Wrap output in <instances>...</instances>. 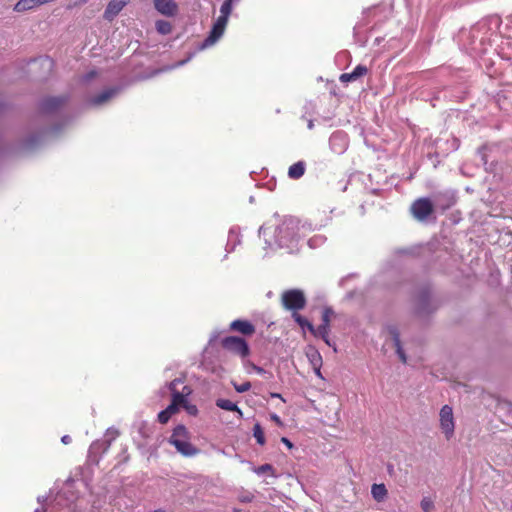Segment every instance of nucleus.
I'll list each match as a JSON object with an SVG mask.
<instances>
[{"mask_svg": "<svg viewBox=\"0 0 512 512\" xmlns=\"http://www.w3.org/2000/svg\"><path fill=\"white\" fill-rule=\"evenodd\" d=\"M299 221L293 217L285 218L274 231L275 244L280 248L292 249L298 241Z\"/></svg>", "mask_w": 512, "mask_h": 512, "instance_id": "nucleus-1", "label": "nucleus"}, {"mask_svg": "<svg viewBox=\"0 0 512 512\" xmlns=\"http://www.w3.org/2000/svg\"><path fill=\"white\" fill-rule=\"evenodd\" d=\"M168 442L184 457H194L200 453V449L190 442L189 432L182 424L173 429Z\"/></svg>", "mask_w": 512, "mask_h": 512, "instance_id": "nucleus-2", "label": "nucleus"}, {"mask_svg": "<svg viewBox=\"0 0 512 512\" xmlns=\"http://www.w3.org/2000/svg\"><path fill=\"white\" fill-rule=\"evenodd\" d=\"M436 305L432 301L431 289L429 285L421 287L414 296V312L419 317H424L436 310Z\"/></svg>", "mask_w": 512, "mask_h": 512, "instance_id": "nucleus-3", "label": "nucleus"}, {"mask_svg": "<svg viewBox=\"0 0 512 512\" xmlns=\"http://www.w3.org/2000/svg\"><path fill=\"white\" fill-rule=\"evenodd\" d=\"M119 436V431L115 428H108L105 437L102 440L94 441L88 450V458L90 461L98 463L102 454L106 453L112 442Z\"/></svg>", "mask_w": 512, "mask_h": 512, "instance_id": "nucleus-4", "label": "nucleus"}, {"mask_svg": "<svg viewBox=\"0 0 512 512\" xmlns=\"http://www.w3.org/2000/svg\"><path fill=\"white\" fill-rule=\"evenodd\" d=\"M281 302L285 309L298 312L306 306V297L300 289H290L282 293Z\"/></svg>", "mask_w": 512, "mask_h": 512, "instance_id": "nucleus-5", "label": "nucleus"}, {"mask_svg": "<svg viewBox=\"0 0 512 512\" xmlns=\"http://www.w3.org/2000/svg\"><path fill=\"white\" fill-rule=\"evenodd\" d=\"M434 210L432 200L426 197L416 199L410 207L412 216L419 222H426Z\"/></svg>", "mask_w": 512, "mask_h": 512, "instance_id": "nucleus-6", "label": "nucleus"}, {"mask_svg": "<svg viewBox=\"0 0 512 512\" xmlns=\"http://www.w3.org/2000/svg\"><path fill=\"white\" fill-rule=\"evenodd\" d=\"M434 208L442 212L453 207L457 202V193L453 189H444L432 193L431 198Z\"/></svg>", "mask_w": 512, "mask_h": 512, "instance_id": "nucleus-7", "label": "nucleus"}, {"mask_svg": "<svg viewBox=\"0 0 512 512\" xmlns=\"http://www.w3.org/2000/svg\"><path fill=\"white\" fill-rule=\"evenodd\" d=\"M228 18V16L220 14L218 19L213 24L209 35L201 43V50L213 46L223 36L226 25L228 23Z\"/></svg>", "mask_w": 512, "mask_h": 512, "instance_id": "nucleus-8", "label": "nucleus"}, {"mask_svg": "<svg viewBox=\"0 0 512 512\" xmlns=\"http://www.w3.org/2000/svg\"><path fill=\"white\" fill-rule=\"evenodd\" d=\"M221 344L224 349L244 358L250 353L249 345L245 339L237 336H228L222 339Z\"/></svg>", "mask_w": 512, "mask_h": 512, "instance_id": "nucleus-9", "label": "nucleus"}, {"mask_svg": "<svg viewBox=\"0 0 512 512\" xmlns=\"http://www.w3.org/2000/svg\"><path fill=\"white\" fill-rule=\"evenodd\" d=\"M440 416V427L445 434L447 440L451 439L454 435V417L453 410L450 406L444 405L439 413Z\"/></svg>", "mask_w": 512, "mask_h": 512, "instance_id": "nucleus-10", "label": "nucleus"}, {"mask_svg": "<svg viewBox=\"0 0 512 512\" xmlns=\"http://www.w3.org/2000/svg\"><path fill=\"white\" fill-rule=\"evenodd\" d=\"M67 99L65 96L46 97L41 100L39 109L44 114L54 113L67 102Z\"/></svg>", "mask_w": 512, "mask_h": 512, "instance_id": "nucleus-11", "label": "nucleus"}, {"mask_svg": "<svg viewBox=\"0 0 512 512\" xmlns=\"http://www.w3.org/2000/svg\"><path fill=\"white\" fill-rule=\"evenodd\" d=\"M333 315L334 310L332 307H324L321 316L322 323L317 328H315L313 336H325V334H329L330 321Z\"/></svg>", "mask_w": 512, "mask_h": 512, "instance_id": "nucleus-12", "label": "nucleus"}, {"mask_svg": "<svg viewBox=\"0 0 512 512\" xmlns=\"http://www.w3.org/2000/svg\"><path fill=\"white\" fill-rule=\"evenodd\" d=\"M126 0H111L107 4V7L104 11L103 17L105 20L111 22L114 18L122 11V9L126 6Z\"/></svg>", "mask_w": 512, "mask_h": 512, "instance_id": "nucleus-13", "label": "nucleus"}, {"mask_svg": "<svg viewBox=\"0 0 512 512\" xmlns=\"http://www.w3.org/2000/svg\"><path fill=\"white\" fill-rule=\"evenodd\" d=\"M387 331L391 335L394 346L396 348V353L401 360L402 363H407V356L402 348L401 340H400V333L398 328L395 325H389L387 326Z\"/></svg>", "mask_w": 512, "mask_h": 512, "instance_id": "nucleus-14", "label": "nucleus"}, {"mask_svg": "<svg viewBox=\"0 0 512 512\" xmlns=\"http://www.w3.org/2000/svg\"><path fill=\"white\" fill-rule=\"evenodd\" d=\"M387 331L391 335L394 346L396 348V353L401 360L402 363H407V356L402 348L401 340H400V333L398 328L395 325H389L387 326Z\"/></svg>", "mask_w": 512, "mask_h": 512, "instance_id": "nucleus-15", "label": "nucleus"}, {"mask_svg": "<svg viewBox=\"0 0 512 512\" xmlns=\"http://www.w3.org/2000/svg\"><path fill=\"white\" fill-rule=\"evenodd\" d=\"M154 6L165 16H174L177 12V4L173 0H154Z\"/></svg>", "mask_w": 512, "mask_h": 512, "instance_id": "nucleus-16", "label": "nucleus"}, {"mask_svg": "<svg viewBox=\"0 0 512 512\" xmlns=\"http://www.w3.org/2000/svg\"><path fill=\"white\" fill-rule=\"evenodd\" d=\"M230 329L246 336H250L255 332V327L250 321L241 319L232 321Z\"/></svg>", "mask_w": 512, "mask_h": 512, "instance_id": "nucleus-17", "label": "nucleus"}, {"mask_svg": "<svg viewBox=\"0 0 512 512\" xmlns=\"http://www.w3.org/2000/svg\"><path fill=\"white\" fill-rule=\"evenodd\" d=\"M119 91H120L119 87H111V88L105 89L100 94L94 96L90 100V103L95 106L102 105V104L106 103L107 101H109L110 99H112L113 97H115L119 93Z\"/></svg>", "mask_w": 512, "mask_h": 512, "instance_id": "nucleus-18", "label": "nucleus"}, {"mask_svg": "<svg viewBox=\"0 0 512 512\" xmlns=\"http://www.w3.org/2000/svg\"><path fill=\"white\" fill-rule=\"evenodd\" d=\"M216 406L220 409L226 410V411H232L236 412L238 414L239 418L243 417L242 410L237 406L236 403H233L232 401L228 399H217L216 400Z\"/></svg>", "mask_w": 512, "mask_h": 512, "instance_id": "nucleus-19", "label": "nucleus"}, {"mask_svg": "<svg viewBox=\"0 0 512 512\" xmlns=\"http://www.w3.org/2000/svg\"><path fill=\"white\" fill-rule=\"evenodd\" d=\"M371 494L375 501L382 502L387 497L388 491L384 484H373L371 487Z\"/></svg>", "mask_w": 512, "mask_h": 512, "instance_id": "nucleus-20", "label": "nucleus"}, {"mask_svg": "<svg viewBox=\"0 0 512 512\" xmlns=\"http://www.w3.org/2000/svg\"><path fill=\"white\" fill-rule=\"evenodd\" d=\"M305 173V163L302 161H299L297 163H294L289 167L288 170V176L291 179H299L301 178Z\"/></svg>", "mask_w": 512, "mask_h": 512, "instance_id": "nucleus-21", "label": "nucleus"}, {"mask_svg": "<svg viewBox=\"0 0 512 512\" xmlns=\"http://www.w3.org/2000/svg\"><path fill=\"white\" fill-rule=\"evenodd\" d=\"M292 318L302 329H307L312 335L314 334L315 327L308 319L300 315L298 312L292 313Z\"/></svg>", "mask_w": 512, "mask_h": 512, "instance_id": "nucleus-22", "label": "nucleus"}, {"mask_svg": "<svg viewBox=\"0 0 512 512\" xmlns=\"http://www.w3.org/2000/svg\"><path fill=\"white\" fill-rule=\"evenodd\" d=\"M39 6L37 0H19L14 7L17 12H24Z\"/></svg>", "mask_w": 512, "mask_h": 512, "instance_id": "nucleus-23", "label": "nucleus"}, {"mask_svg": "<svg viewBox=\"0 0 512 512\" xmlns=\"http://www.w3.org/2000/svg\"><path fill=\"white\" fill-rule=\"evenodd\" d=\"M310 363L312 364L313 367H317V366H321L322 365V357L320 355V353L314 349V348H310L307 353H306Z\"/></svg>", "mask_w": 512, "mask_h": 512, "instance_id": "nucleus-24", "label": "nucleus"}, {"mask_svg": "<svg viewBox=\"0 0 512 512\" xmlns=\"http://www.w3.org/2000/svg\"><path fill=\"white\" fill-rule=\"evenodd\" d=\"M155 25L156 30L162 35H167L172 31V25L168 21L158 20Z\"/></svg>", "mask_w": 512, "mask_h": 512, "instance_id": "nucleus-25", "label": "nucleus"}, {"mask_svg": "<svg viewBox=\"0 0 512 512\" xmlns=\"http://www.w3.org/2000/svg\"><path fill=\"white\" fill-rule=\"evenodd\" d=\"M343 140H344V137L342 136L341 133L332 134V136L330 137V140H329L332 149L339 154L345 150V144H343L339 149H336L335 145H336V142L343 141Z\"/></svg>", "mask_w": 512, "mask_h": 512, "instance_id": "nucleus-26", "label": "nucleus"}, {"mask_svg": "<svg viewBox=\"0 0 512 512\" xmlns=\"http://www.w3.org/2000/svg\"><path fill=\"white\" fill-rule=\"evenodd\" d=\"M253 436L255 437V439L259 445L265 444L264 432L259 423H256L253 427Z\"/></svg>", "mask_w": 512, "mask_h": 512, "instance_id": "nucleus-27", "label": "nucleus"}, {"mask_svg": "<svg viewBox=\"0 0 512 512\" xmlns=\"http://www.w3.org/2000/svg\"><path fill=\"white\" fill-rule=\"evenodd\" d=\"M423 512H431L434 509V502L429 497H423L420 502Z\"/></svg>", "mask_w": 512, "mask_h": 512, "instance_id": "nucleus-28", "label": "nucleus"}, {"mask_svg": "<svg viewBox=\"0 0 512 512\" xmlns=\"http://www.w3.org/2000/svg\"><path fill=\"white\" fill-rule=\"evenodd\" d=\"M234 0H225L220 7V14L230 16L232 12V3Z\"/></svg>", "mask_w": 512, "mask_h": 512, "instance_id": "nucleus-29", "label": "nucleus"}, {"mask_svg": "<svg viewBox=\"0 0 512 512\" xmlns=\"http://www.w3.org/2000/svg\"><path fill=\"white\" fill-rule=\"evenodd\" d=\"M368 72V69L365 65H357L353 71H352V75L354 76L355 80H357L358 78L366 75Z\"/></svg>", "mask_w": 512, "mask_h": 512, "instance_id": "nucleus-30", "label": "nucleus"}, {"mask_svg": "<svg viewBox=\"0 0 512 512\" xmlns=\"http://www.w3.org/2000/svg\"><path fill=\"white\" fill-rule=\"evenodd\" d=\"M235 390L238 393H244L251 388V383L249 381L243 382L241 384H237L236 382H232Z\"/></svg>", "mask_w": 512, "mask_h": 512, "instance_id": "nucleus-31", "label": "nucleus"}, {"mask_svg": "<svg viewBox=\"0 0 512 512\" xmlns=\"http://www.w3.org/2000/svg\"><path fill=\"white\" fill-rule=\"evenodd\" d=\"M186 402L184 394L179 391L172 392V402L173 404L180 405Z\"/></svg>", "mask_w": 512, "mask_h": 512, "instance_id": "nucleus-32", "label": "nucleus"}, {"mask_svg": "<svg viewBox=\"0 0 512 512\" xmlns=\"http://www.w3.org/2000/svg\"><path fill=\"white\" fill-rule=\"evenodd\" d=\"M39 62L43 68H47L49 71L53 68V65H54L52 58H50L48 56L40 58Z\"/></svg>", "mask_w": 512, "mask_h": 512, "instance_id": "nucleus-33", "label": "nucleus"}, {"mask_svg": "<svg viewBox=\"0 0 512 512\" xmlns=\"http://www.w3.org/2000/svg\"><path fill=\"white\" fill-rule=\"evenodd\" d=\"M41 136L40 135H32L30 136L27 140H26V143H25V146L27 148H33L36 146L37 142L40 140Z\"/></svg>", "mask_w": 512, "mask_h": 512, "instance_id": "nucleus-34", "label": "nucleus"}, {"mask_svg": "<svg viewBox=\"0 0 512 512\" xmlns=\"http://www.w3.org/2000/svg\"><path fill=\"white\" fill-rule=\"evenodd\" d=\"M269 471H273V467L271 464H263L254 470V472L258 475H262Z\"/></svg>", "mask_w": 512, "mask_h": 512, "instance_id": "nucleus-35", "label": "nucleus"}, {"mask_svg": "<svg viewBox=\"0 0 512 512\" xmlns=\"http://www.w3.org/2000/svg\"><path fill=\"white\" fill-rule=\"evenodd\" d=\"M171 418V415L168 413V411H166L165 409L162 410L159 414H158V421L162 424H165L169 421V419Z\"/></svg>", "mask_w": 512, "mask_h": 512, "instance_id": "nucleus-36", "label": "nucleus"}, {"mask_svg": "<svg viewBox=\"0 0 512 512\" xmlns=\"http://www.w3.org/2000/svg\"><path fill=\"white\" fill-rule=\"evenodd\" d=\"M340 81L342 83H348V82H352V81H356L354 76L352 75V72L350 73H343L341 76H340Z\"/></svg>", "mask_w": 512, "mask_h": 512, "instance_id": "nucleus-37", "label": "nucleus"}, {"mask_svg": "<svg viewBox=\"0 0 512 512\" xmlns=\"http://www.w3.org/2000/svg\"><path fill=\"white\" fill-rule=\"evenodd\" d=\"M96 75H97V72L95 70H92V71L86 73L82 77V81L87 83V82L91 81L94 77H96Z\"/></svg>", "mask_w": 512, "mask_h": 512, "instance_id": "nucleus-38", "label": "nucleus"}, {"mask_svg": "<svg viewBox=\"0 0 512 512\" xmlns=\"http://www.w3.org/2000/svg\"><path fill=\"white\" fill-rule=\"evenodd\" d=\"M181 383H182V381H181L180 379H174L173 381H171V382L169 383V389H170V391H171V392L178 391V390H177V386H178L179 384H181Z\"/></svg>", "mask_w": 512, "mask_h": 512, "instance_id": "nucleus-39", "label": "nucleus"}, {"mask_svg": "<svg viewBox=\"0 0 512 512\" xmlns=\"http://www.w3.org/2000/svg\"><path fill=\"white\" fill-rule=\"evenodd\" d=\"M139 433L144 437V438H148L149 437V433L147 431V427H146V424L145 423H141L140 426H139Z\"/></svg>", "mask_w": 512, "mask_h": 512, "instance_id": "nucleus-40", "label": "nucleus"}, {"mask_svg": "<svg viewBox=\"0 0 512 512\" xmlns=\"http://www.w3.org/2000/svg\"><path fill=\"white\" fill-rule=\"evenodd\" d=\"M324 342L326 345H328L329 347H333L334 350H336V347H335V343H332L330 338H329V334H325V336H319Z\"/></svg>", "mask_w": 512, "mask_h": 512, "instance_id": "nucleus-41", "label": "nucleus"}, {"mask_svg": "<svg viewBox=\"0 0 512 512\" xmlns=\"http://www.w3.org/2000/svg\"><path fill=\"white\" fill-rule=\"evenodd\" d=\"M165 410L172 416L178 411V405L171 403Z\"/></svg>", "mask_w": 512, "mask_h": 512, "instance_id": "nucleus-42", "label": "nucleus"}, {"mask_svg": "<svg viewBox=\"0 0 512 512\" xmlns=\"http://www.w3.org/2000/svg\"><path fill=\"white\" fill-rule=\"evenodd\" d=\"M188 413L191 415H196L198 412V409L195 405L187 406Z\"/></svg>", "mask_w": 512, "mask_h": 512, "instance_id": "nucleus-43", "label": "nucleus"}, {"mask_svg": "<svg viewBox=\"0 0 512 512\" xmlns=\"http://www.w3.org/2000/svg\"><path fill=\"white\" fill-rule=\"evenodd\" d=\"M484 150H485V147H481L478 152L482 155V161H483V164L486 165L487 164V159H486V156L484 154Z\"/></svg>", "mask_w": 512, "mask_h": 512, "instance_id": "nucleus-44", "label": "nucleus"}, {"mask_svg": "<svg viewBox=\"0 0 512 512\" xmlns=\"http://www.w3.org/2000/svg\"><path fill=\"white\" fill-rule=\"evenodd\" d=\"M271 419L276 422L278 425H282V421L277 414H271Z\"/></svg>", "mask_w": 512, "mask_h": 512, "instance_id": "nucleus-45", "label": "nucleus"}, {"mask_svg": "<svg viewBox=\"0 0 512 512\" xmlns=\"http://www.w3.org/2000/svg\"><path fill=\"white\" fill-rule=\"evenodd\" d=\"M71 441H72V439H71V437H70L69 435H64V436L61 438V442H62L63 444H66V445H67V444H69V443H71Z\"/></svg>", "mask_w": 512, "mask_h": 512, "instance_id": "nucleus-46", "label": "nucleus"}, {"mask_svg": "<svg viewBox=\"0 0 512 512\" xmlns=\"http://www.w3.org/2000/svg\"><path fill=\"white\" fill-rule=\"evenodd\" d=\"M281 441L282 443H284L288 448H292L293 447V444L291 443V441L286 438V437H282L281 438Z\"/></svg>", "mask_w": 512, "mask_h": 512, "instance_id": "nucleus-47", "label": "nucleus"}, {"mask_svg": "<svg viewBox=\"0 0 512 512\" xmlns=\"http://www.w3.org/2000/svg\"><path fill=\"white\" fill-rule=\"evenodd\" d=\"M192 56H193V54H191L187 59L179 61L174 67L183 66L184 64H186L192 58Z\"/></svg>", "mask_w": 512, "mask_h": 512, "instance_id": "nucleus-48", "label": "nucleus"}, {"mask_svg": "<svg viewBox=\"0 0 512 512\" xmlns=\"http://www.w3.org/2000/svg\"><path fill=\"white\" fill-rule=\"evenodd\" d=\"M217 338H218V333L214 332L209 339V344L216 341Z\"/></svg>", "mask_w": 512, "mask_h": 512, "instance_id": "nucleus-49", "label": "nucleus"}, {"mask_svg": "<svg viewBox=\"0 0 512 512\" xmlns=\"http://www.w3.org/2000/svg\"><path fill=\"white\" fill-rule=\"evenodd\" d=\"M254 369L255 371L258 373V374H263L265 373V370L261 367H258V366H254Z\"/></svg>", "mask_w": 512, "mask_h": 512, "instance_id": "nucleus-50", "label": "nucleus"}, {"mask_svg": "<svg viewBox=\"0 0 512 512\" xmlns=\"http://www.w3.org/2000/svg\"><path fill=\"white\" fill-rule=\"evenodd\" d=\"M313 368L315 370L316 375L319 377H322L321 370H320L321 366H317V367H313Z\"/></svg>", "mask_w": 512, "mask_h": 512, "instance_id": "nucleus-51", "label": "nucleus"}, {"mask_svg": "<svg viewBox=\"0 0 512 512\" xmlns=\"http://www.w3.org/2000/svg\"><path fill=\"white\" fill-rule=\"evenodd\" d=\"M232 237H235L237 238V235L233 233V231L231 230L230 233H229V239H228V244H227V247L230 245V241H231V238Z\"/></svg>", "mask_w": 512, "mask_h": 512, "instance_id": "nucleus-52", "label": "nucleus"}, {"mask_svg": "<svg viewBox=\"0 0 512 512\" xmlns=\"http://www.w3.org/2000/svg\"><path fill=\"white\" fill-rule=\"evenodd\" d=\"M271 397H273V398H280V399H282L283 401H285V400L282 398L281 394H279V393H271Z\"/></svg>", "mask_w": 512, "mask_h": 512, "instance_id": "nucleus-53", "label": "nucleus"}, {"mask_svg": "<svg viewBox=\"0 0 512 512\" xmlns=\"http://www.w3.org/2000/svg\"><path fill=\"white\" fill-rule=\"evenodd\" d=\"M252 500V497H244L242 498V502H250Z\"/></svg>", "mask_w": 512, "mask_h": 512, "instance_id": "nucleus-54", "label": "nucleus"}, {"mask_svg": "<svg viewBox=\"0 0 512 512\" xmlns=\"http://www.w3.org/2000/svg\"><path fill=\"white\" fill-rule=\"evenodd\" d=\"M87 0H80L79 2L75 3V5H82L85 4Z\"/></svg>", "mask_w": 512, "mask_h": 512, "instance_id": "nucleus-55", "label": "nucleus"}, {"mask_svg": "<svg viewBox=\"0 0 512 512\" xmlns=\"http://www.w3.org/2000/svg\"><path fill=\"white\" fill-rule=\"evenodd\" d=\"M38 502L42 503L44 501H46V497H38Z\"/></svg>", "mask_w": 512, "mask_h": 512, "instance_id": "nucleus-56", "label": "nucleus"}, {"mask_svg": "<svg viewBox=\"0 0 512 512\" xmlns=\"http://www.w3.org/2000/svg\"><path fill=\"white\" fill-rule=\"evenodd\" d=\"M313 126H314V125H313V122H312V121H309V123H308V128H309V129H312V128H313Z\"/></svg>", "mask_w": 512, "mask_h": 512, "instance_id": "nucleus-57", "label": "nucleus"}, {"mask_svg": "<svg viewBox=\"0 0 512 512\" xmlns=\"http://www.w3.org/2000/svg\"><path fill=\"white\" fill-rule=\"evenodd\" d=\"M234 247H235V244H233V245L231 246V248H229V249L227 248V251H228V252L233 251V250H234Z\"/></svg>", "mask_w": 512, "mask_h": 512, "instance_id": "nucleus-58", "label": "nucleus"}, {"mask_svg": "<svg viewBox=\"0 0 512 512\" xmlns=\"http://www.w3.org/2000/svg\"><path fill=\"white\" fill-rule=\"evenodd\" d=\"M264 231H265L264 227H260V229H259V233L261 234V233H262V232H264Z\"/></svg>", "mask_w": 512, "mask_h": 512, "instance_id": "nucleus-59", "label": "nucleus"}, {"mask_svg": "<svg viewBox=\"0 0 512 512\" xmlns=\"http://www.w3.org/2000/svg\"><path fill=\"white\" fill-rule=\"evenodd\" d=\"M35 512H45V510L38 508V509L35 510Z\"/></svg>", "mask_w": 512, "mask_h": 512, "instance_id": "nucleus-60", "label": "nucleus"}, {"mask_svg": "<svg viewBox=\"0 0 512 512\" xmlns=\"http://www.w3.org/2000/svg\"><path fill=\"white\" fill-rule=\"evenodd\" d=\"M154 512H165V511H163V510H156V511H154Z\"/></svg>", "mask_w": 512, "mask_h": 512, "instance_id": "nucleus-61", "label": "nucleus"}, {"mask_svg": "<svg viewBox=\"0 0 512 512\" xmlns=\"http://www.w3.org/2000/svg\"><path fill=\"white\" fill-rule=\"evenodd\" d=\"M2 107H3V104H2V103H0V110L2 109Z\"/></svg>", "mask_w": 512, "mask_h": 512, "instance_id": "nucleus-62", "label": "nucleus"}]
</instances>
